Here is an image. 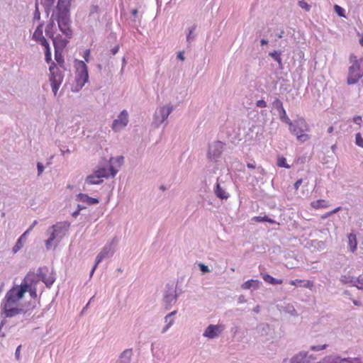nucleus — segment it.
Listing matches in <instances>:
<instances>
[{
    "instance_id": "1",
    "label": "nucleus",
    "mask_w": 363,
    "mask_h": 363,
    "mask_svg": "<svg viewBox=\"0 0 363 363\" xmlns=\"http://www.w3.org/2000/svg\"><path fill=\"white\" fill-rule=\"evenodd\" d=\"M70 7L71 0H57L56 6L52 9L50 22L46 26L45 30L48 38H53L55 35L53 28L56 21L62 33L67 38H72L73 31L71 28Z\"/></svg>"
},
{
    "instance_id": "2",
    "label": "nucleus",
    "mask_w": 363,
    "mask_h": 363,
    "mask_svg": "<svg viewBox=\"0 0 363 363\" xmlns=\"http://www.w3.org/2000/svg\"><path fill=\"white\" fill-rule=\"evenodd\" d=\"M70 226L69 222H59L48 229L49 238L45 241L46 248L48 250L54 245L56 246L62 238L66 235Z\"/></svg>"
},
{
    "instance_id": "3",
    "label": "nucleus",
    "mask_w": 363,
    "mask_h": 363,
    "mask_svg": "<svg viewBox=\"0 0 363 363\" xmlns=\"http://www.w3.org/2000/svg\"><path fill=\"white\" fill-rule=\"evenodd\" d=\"M30 274H27L21 285L13 287L5 296V301L16 304L23 297L25 293L29 288V281H31Z\"/></svg>"
},
{
    "instance_id": "4",
    "label": "nucleus",
    "mask_w": 363,
    "mask_h": 363,
    "mask_svg": "<svg viewBox=\"0 0 363 363\" xmlns=\"http://www.w3.org/2000/svg\"><path fill=\"white\" fill-rule=\"evenodd\" d=\"M118 243V238L115 237L104 246L96 257L95 264L90 272L91 276L93 275L97 265L101 262L103 259L111 257L113 255Z\"/></svg>"
},
{
    "instance_id": "5",
    "label": "nucleus",
    "mask_w": 363,
    "mask_h": 363,
    "mask_svg": "<svg viewBox=\"0 0 363 363\" xmlns=\"http://www.w3.org/2000/svg\"><path fill=\"white\" fill-rule=\"evenodd\" d=\"M354 58L353 64L349 67L347 84H354L363 76V57L357 60L355 56L351 57V61Z\"/></svg>"
},
{
    "instance_id": "6",
    "label": "nucleus",
    "mask_w": 363,
    "mask_h": 363,
    "mask_svg": "<svg viewBox=\"0 0 363 363\" xmlns=\"http://www.w3.org/2000/svg\"><path fill=\"white\" fill-rule=\"evenodd\" d=\"M76 69H77L76 91H79L88 82V79H89L88 68L84 61L77 60L76 61Z\"/></svg>"
},
{
    "instance_id": "7",
    "label": "nucleus",
    "mask_w": 363,
    "mask_h": 363,
    "mask_svg": "<svg viewBox=\"0 0 363 363\" xmlns=\"http://www.w3.org/2000/svg\"><path fill=\"white\" fill-rule=\"evenodd\" d=\"M174 107L172 104H167L158 107L153 116V125L158 128L162 123H164L173 111Z\"/></svg>"
},
{
    "instance_id": "8",
    "label": "nucleus",
    "mask_w": 363,
    "mask_h": 363,
    "mask_svg": "<svg viewBox=\"0 0 363 363\" xmlns=\"http://www.w3.org/2000/svg\"><path fill=\"white\" fill-rule=\"evenodd\" d=\"M224 149V143L220 141H213L208 145L207 157L210 161L217 162L220 157Z\"/></svg>"
},
{
    "instance_id": "9",
    "label": "nucleus",
    "mask_w": 363,
    "mask_h": 363,
    "mask_svg": "<svg viewBox=\"0 0 363 363\" xmlns=\"http://www.w3.org/2000/svg\"><path fill=\"white\" fill-rule=\"evenodd\" d=\"M305 125L304 120H298L295 123L289 124L290 132L297 137V139L301 142H305L309 138L308 135L303 133L302 126Z\"/></svg>"
},
{
    "instance_id": "10",
    "label": "nucleus",
    "mask_w": 363,
    "mask_h": 363,
    "mask_svg": "<svg viewBox=\"0 0 363 363\" xmlns=\"http://www.w3.org/2000/svg\"><path fill=\"white\" fill-rule=\"evenodd\" d=\"M128 123V113L126 110H123L118 118L113 121L112 129L117 132L125 128Z\"/></svg>"
},
{
    "instance_id": "11",
    "label": "nucleus",
    "mask_w": 363,
    "mask_h": 363,
    "mask_svg": "<svg viewBox=\"0 0 363 363\" xmlns=\"http://www.w3.org/2000/svg\"><path fill=\"white\" fill-rule=\"evenodd\" d=\"M38 277L42 280L47 287H50L55 281V275L50 272L47 267L39 268L38 270Z\"/></svg>"
},
{
    "instance_id": "12",
    "label": "nucleus",
    "mask_w": 363,
    "mask_h": 363,
    "mask_svg": "<svg viewBox=\"0 0 363 363\" xmlns=\"http://www.w3.org/2000/svg\"><path fill=\"white\" fill-rule=\"evenodd\" d=\"M50 76V84H61L63 79L64 74L62 70L57 67L55 62H52L49 68Z\"/></svg>"
},
{
    "instance_id": "13",
    "label": "nucleus",
    "mask_w": 363,
    "mask_h": 363,
    "mask_svg": "<svg viewBox=\"0 0 363 363\" xmlns=\"http://www.w3.org/2000/svg\"><path fill=\"white\" fill-rule=\"evenodd\" d=\"M225 327L223 324L209 325L203 333L204 337L209 339H214L219 336V335L225 330Z\"/></svg>"
},
{
    "instance_id": "14",
    "label": "nucleus",
    "mask_w": 363,
    "mask_h": 363,
    "mask_svg": "<svg viewBox=\"0 0 363 363\" xmlns=\"http://www.w3.org/2000/svg\"><path fill=\"white\" fill-rule=\"evenodd\" d=\"M15 306L16 304L14 303L6 301L3 303L4 313L6 317L11 318L24 313V310L23 308H17Z\"/></svg>"
},
{
    "instance_id": "15",
    "label": "nucleus",
    "mask_w": 363,
    "mask_h": 363,
    "mask_svg": "<svg viewBox=\"0 0 363 363\" xmlns=\"http://www.w3.org/2000/svg\"><path fill=\"white\" fill-rule=\"evenodd\" d=\"M96 173L99 174V177L103 179V178H108L110 176L115 177V175L118 172V169H115L111 164H108L106 167H102L95 170Z\"/></svg>"
},
{
    "instance_id": "16",
    "label": "nucleus",
    "mask_w": 363,
    "mask_h": 363,
    "mask_svg": "<svg viewBox=\"0 0 363 363\" xmlns=\"http://www.w3.org/2000/svg\"><path fill=\"white\" fill-rule=\"evenodd\" d=\"M52 40V43L55 48V50H62L69 43V39L66 36L65 38H62L61 35H57L53 38H50Z\"/></svg>"
},
{
    "instance_id": "17",
    "label": "nucleus",
    "mask_w": 363,
    "mask_h": 363,
    "mask_svg": "<svg viewBox=\"0 0 363 363\" xmlns=\"http://www.w3.org/2000/svg\"><path fill=\"white\" fill-rule=\"evenodd\" d=\"M177 299V294L176 290L173 287H169L165 291L164 296V302L165 303L167 308L172 306Z\"/></svg>"
},
{
    "instance_id": "18",
    "label": "nucleus",
    "mask_w": 363,
    "mask_h": 363,
    "mask_svg": "<svg viewBox=\"0 0 363 363\" xmlns=\"http://www.w3.org/2000/svg\"><path fill=\"white\" fill-rule=\"evenodd\" d=\"M76 200L86 206L97 204L99 202L98 199L90 197L87 194L82 193L76 196Z\"/></svg>"
},
{
    "instance_id": "19",
    "label": "nucleus",
    "mask_w": 363,
    "mask_h": 363,
    "mask_svg": "<svg viewBox=\"0 0 363 363\" xmlns=\"http://www.w3.org/2000/svg\"><path fill=\"white\" fill-rule=\"evenodd\" d=\"M213 191L216 197L221 200H227L230 196L229 193L220 186L218 179L217 180Z\"/></svg>"
},
{
    "instance_id": "20",
    "label": "nucleus",
    "mask_w": 363,
    "mask_h": 363,
    "mask_svg": "<svg viewBox=\"0 0 363 363\" xmlns=\"http://www.w3.org/2000/svg\"><path fill=\"white\" fill-rule=\"evenodd\" d=\"M290 363H310L306 352H300L290 359Z\"/></svg>"
},
{
    "instance_id": "21",
    "label": "nucleus",
    "mask_w": 363,
    "mask_h": 363,
    "mask_svg": "<svg viewBox=\"0 0 363 363\" xmlns=\"http://www.w3.org/2000/svg\"><path fill=\"white\" fill-rule=\"evenodd\" d=\"M103 182V179H101L99 174L96 173L94 171L91 174L88 175L86 177L85 182H84V189L86 190L85 186L86 185H92V184H100Z\"/></svg>"
},
{
    "instance_id": "22",
    "label": "nucleus",
    "mask_w": 363,
    "mask_h": 363,
    "mask_svg": "<svg viewBox=\"0 0 363 363\" xmlns=\"http://www.w3.org/2000/svg\"><path fill=\"white\" fill-rule=\"evenodd\" d=\"M257 333L260 335L262 337H271V328L270 325L268 323H262L257 325Z\"/></svg>"
},
{
    "instance_id": "23",
    "label": "nucleus",
    "mask_w": 363,
    "mask_h": 363,
    "mask_svg": "<svg viewBox=\"0 0 363 363\" xmlns=\"http://www.w3.org/2000/svg\"><path fill=\"white\" fill-rule=\"evenodd\" d=\"M262 282L257 279H250L244 282L241 285V288L244 290L252 289L257 290L259 289Z\"/></svg>"
},
{
    "instance_id": "24",
    "label": "nucleus",
    "mask_w": 363,
    "mask_h": 363,
    "mask_svg": "<svg viewBox=\"0 0 363 363\" xmlns=\"http://www.w3.org/2000/svg\"><path fill=\"white\" fill-rule=\"evenodd\" d=\"M132 355V349H126L121 354L119 359L116 363H130Z\"/></svg>"
},
{
    "instance_id": "25",
    "label": "nucleus",
    "mask_w": 363,
    "mask_h": 363,
    "mask_svg": "<svg viewBox=\"0 0 363 363\" xmlns=\"http://www.w3.org/2000/svg\"><path fill=\"white\" fill-rule=\"evenodd\" d=\"M28 235V231H25L20 238L17 240L15 245L13 246L12 251L15 254L18 252L23 246V243L26 240V237Z\"/></svg>"
},
{
    "instance_id": "26",
    "label": "nucleus",
    "mask_w": 363,
    "mask_h": 363,
    "mask_svg": "<svg viewBox=\"0 0 363 363\" xmlns=\"http://www.w3.org/2000/svg\"><path fill=\"white\" fill-rule=\"evenodd\" d=\"M289 284L295 286H302L307 289H310L312 286V283L310 281L302 279L291 280L289 281Z\"/></svg>"
},
{
    "instance_id": "27",
    "label": "nucleus",
    "mask_w": 363,
    "mask_h": 363,
    "mask_svg": "<svg viewBox=\"0 0 363 363\" xmlns=\"http://www.w3.org/2000/svg\"><path fill=\"white\" fill-rule=\"evenodd\" d=\"M348 238V246L351 252H354L357 250V242L356 235L350 233Z\"/></svg>"
},
{
    "instance_id": "28",
    "label": "nucleus",
    "mask_w": 363,
    "mask_h": 363,
    "mask_svg": "<svg viewBox=\"0 0 363 363\" xmlns=\"http://www.w3.org/2000/svg\"><path fill=\"white\" fill-rule=\"evenodd\" d=\"M43 23H41L37 26L35 30L34 31V33L33 34V37H32L33 40L38 42V40L45 38L43 34Z\"/></svg>"
},
{
    "instance_id": "29",
    "label": "nucleus",
    "mask_w": 363,
    "mask_h": 363,
    "mask_svg": "<svg viewBox=\"0 0 363 363\" xmlns=\"http://www.w3.org/2000/svg\"><path fill=\"white\" fill-rule=\"evenodd\" d=\"M164 323L165 325L163 327V328L161 330V333L162 334L165 333L173 325L174 323V320L173 318H171V315H167L164 317Z\"/></svg>"
},
{
    "instance_id": "30",
    "label": "nucleus",
    "mask_w": 363,
    "mask_h": 363,
    "mask_svg": "<svg viewBox=\"0 0 363 363\" xmlns=\"http://www.w3.org/2000/svg\"><path fill=\"white\" fill-rule=\"evenodd\" d=\"M262 279H264V281L269 283L271 284H273V285L281 284L283 283L282 279H275L268 274H263Z\"/></svg>"
},
{
    "instance_id": "31",
    "label": "nucleus",
    "mask_w": 363,
    "mask_h": 363,
    "mask_svg": "<svg viewBox=\"0 0 363 363\" xmlns=\"http://www.w3.org/2000/svg\"><path fill=\"white\" fill-rule=\"evenodd\" d=\"M196 28V26L194 25L191 27L189 28L186 30V42L190 44L191 42H193L195 40L196 35L194 34V32L195 31Z\"/></svg>"
},
{
    "instance_id": "32",
    "label": "nucleus",
    "mask_w": 363,
    "mask_h": 363,
    "mask_svg": "<svg viewBox=\"0 0 363 363\" xmlns=\"http://www.w3.org/2000/svg\"><path fill=\"white\" fill-rule=\"evenodd\" d=\"M328 202L323 199L316 200L311 203V206L315 209L320 208H325L328 207Z\"/></svg>"
},
{
    "instance_id": "33",
    "label": "nucleus",
    "mask_w": 363,
    "mask_h": 363,
    "mask_svg": "<svg viewBox=\"0 0 363 363\" xmlns=\"http://www.w3.org/2000/svg\"><path fill=\"white\" fill-rule=\"evenodd\" d=\"M62 50H55V59L57 62L58 65L60 66V67L65 69V60L64 57L62 54Z\"/></svg>"
},
{
    "instance_id": "34",
    "label": "nucleus",
    "mask_w": 363,
    "mask_h": 363,
    "mask_svg": "<svg viewBox=\"0 0 363 363\" xmlns=\"http://www.w3.org/2000/svg\"><path fill=\"white\" fill-rule=\"evenodd\" d=\"M340 281L344 284H350L352 286H354L356 283L355 278L350 275H342Z\"/></svg>"
},
{
    "instance_id": "35",
    "label": "nucleus",
    "mask_w": 363,
    "mask_h": 363,
    "mask_svg": "<svg viewBox=\"0 0 363 363\" xmlns=\"http://www.w3.org/2000/svg\"><path fill=\"white\" fill-rule=\"evenodd\" d=\"M281 52L277 50L269 53V55L278 62L279 68H282V60L281 58Z\"/></svg>"
},
{
    "instance_id": "36",
    "label": "nucleus",
    "mask_w": 363,
    "mask_h": 363,
    "mask_svg": "<svg viewBox=\"0 0 363 363\" xmlns=\"http://www.w3.org/2000/svg\"><path fill=\"white\" fill-rule=\"evenodd\" d=\"M252 220L256 221V222H268V223H272V224L277 223V222L274 220L269 218L267 216H255V217H253Z\"/></svg>"
},
{
    "instance_id": "37",
    "label": "nucleus",
    "mask_w": 363,
    "mask_h": 363,
    "mask_svg": "<svg viewBox=\"0 0 363 363\" xmlns=\"http://www.w3.org/2000/svg\"><path fill=\"white\" fill-rule=\"evenodd\" d=\"M340 360L339 356H328L318 363H338Z\"/></svg>"
},
{
    "instance_id": "38",
    "label": "nucleus",
    "mask_w": 363,
    "mask_h": 363,
    "mask_svg": "<svg viewBox=\"0 0 363 363\" xmlns=\"http://www.w3.org/2000/svg\"><path fill=\"white\" fill-rule=\"evenodd\" d=\"M272 106H273L274 108L277 109L278 113H279L281 111L284 110V108L283 106V104H282L281 101L279 99H278V98H276L274 100V101L272 102Z\"/></svg>"
},
{
    "instance_id": "39",
    "label": "nucleus",
    "mask_w": 363,
    "mask_h": 363,
    "mask_svg": "<svg viewBox=\"0 0 363 363\" xmlns=\"http://www.w3.org/2000/svg\"><path fill=\"white\" fill-rule=\"evenodd\" d=\"M278 115L279 116L280 120L282 122H284L288 125L291 123L290 118L288 117V116L286 114L285 109L281 111V112L278 113Z\"/></svg>"
},
{
    "instance_id": "40",
    "label": "nucleus",
    "mask_w": 363,
    "mask_h": 363,
    "mask_svg": "<svg viewBox=\"0 0 363 363\" xmlns=\"http://www.w3.org/2000/svg\"><path fill=\"white\" fill-rule=\"evenodd\" d=\"M124 157L123 156H118L116 158L111 157L109 161V164L112 165L116 164L118 167H121L123 162Z\"/></svg>"
},
{
    "instance_id": "41",
    "label": "nucleus",
    "mask_w": 363,
    "mask_h": 363,
    "mask_svg": "<svg viewBox=\"0 0 363 363\" xmlns=\"http://www.w3.org/2000/svg\"><path fill=\"white\" fill-rule=\"evenodd\" d=\"M30 277L32 281L28 282L29 283V288H28L27 291H29L30 295L31 297L35 298L37 296L36 288H35V286H32V285H31V283L33 281V279H32V277H33V275H30Z\"/></svg>"
},
{
    "instance_id": "42",
    "label": "nucleus",
    "mask_w": 363,
    "mask_h": 363,
    "mask_svg": "<svg viewBox=\"0 0 363 363\" xmlns=\"http://www.w3.org/2000/svg\"><path fill=\"white\" fill-rule=\"evenodd\" d=\"M56 0H42V3L45 6L46 10H50L51 9H54V4Z\"/></svg>"
},
{
    "instance_id": "43",
    "label": "nucleus",
    "mask_w": 363,
    "mask_h": 363,
    "mask_svg": "<svg viewBox=\"0 0 363 363\" xmlns=\"http://www.w3.org/2000/svg\"><path fill=\"white\" fill-rule=\"evenodd\" d=\"M284 311L289 313L291 315L297 316L298 313L294 307L291 305H288L284 308Z\"/></svg>"
},
{
    "instance_id": "44",
    "label": "nucleus",
    "mask_w": 363,
    "mask_h": 363,
    "mask_svg": "<svg viewBox=\"0 0 363 363\" xmlns=\"http://www.w3.org/2000/svg\"><path fill=\"white\" fill-rule=\"evenodd\" d=\"M277 165L280 167H284L286 169H289L290 166L286 163V160L285 157H279L277 161Z\"/></svg>"
},
{
    "instance_id": "45",
    "label": "nucleus",
    "mask_w": 363,
    "mask_h": 363,
    "mask_svg": "<svg viewBox=\"0 0 363 363\" xmlns=\"http://www.w3.org/2000/svg\"><path fill=\"white\" fill-rule=\"evenodd\" d=\"M334 10L336 12V13L340 16V17H345V11L343 8H342L341 6H338V5H335L334 6Z\"/></svg>"
},
{
    "instance_id": "46",
    "label": "nucleus",
    "mask_w": 363,
    "mask_h": 363,
    "mask_svg": "<svg viewBox=\"0 0 363 363\" xmlns=\"http://www.w3.org/2000/svg\"><path fill=\"white\" fill-rule=\"evenodd\" d=\"M298 6L306 11H308L311 9V6L303 0L298 1Z\"/></svg>"
},
{
    "instance_id": "47",
    "label": "nucleus",
    "mask_w": 363,
    "mask_h": 363,
    "mask_svg": "<svg viewBox=\"0 0 363 363\" xmlns=\"http://www.w3.org/2000/svg\"><path fill=\"white\" fill-rule=\"evenodd\" d=\"M355 143L356 144L363 148V138L361 136L360 133H357L355 137Z\"/></svg>"
},
{
    "instance_id": "48",
    "label": "nucleus",
    "mask_w": 363,
    "mask_h": 363,
    "mask_svg": "<svg viewBox=\"0 0 363 363\" xmlns=\"http://www.w3.org/2000/svg\"><path fill=\"white\" fill-rule=\"evenodd\" d=\"M327 346V345H312L311 346L310 349L311 351H320L325 350Z\"/></svg>"
},
{
    "instance_id": "49",
    "label": "nucleus",
    "mask_w": 363,
    "mask_h": 363,
    "mask_svg": "<svg viewBox=\"0 0 363 363\" xmlns=\"http://www.w3.org/2000/svg\"><path fill=\"white\" fill-rule=\"evenodd\" d=\"M355 285L354 286H356L357 289L363 290V279L358 277L355 278Z\"/></svg>"
},
{
    "instance_id": "50",
    "label": "nucleus",
    "mask_w": 363,
    "mask_h": 363,
    "mask_svg": "<svg viewBox=\"0 0 363 363\" xmlns=\"http://www.w3.org/2000/svg\"><path fill=\"white\" fill-rule=\"evenodd\" d=\"M38 43L39 44H40L42 46H43L45 48V50H47L48 48H50L49 43L45 38L38 40Z\"/></svg>"
},
{
    "instance_id": "51",
    "label": "nucleus",
    "mask_w": 363,
    "mask_h": 363,
    "mask_svg": "<svg viewBox=\"0 0 363 363\" xmlns=\"http://www.w3.org/2000/svg\"><path fill=\"white\" fill-rule=\"evenodd\" d=\"M45 61L49 63L51 61V50L48 48L45 50Z\"/></svg>"
},
{
    "instance_id": "52",
    "label": "nucleus",
    "mask_w": 363,
    "mask_h": 363,
    "mask_svg": "<svg viewBox=\"0 0 363 363\" xmlns=\"http://www.w3.org/2000/svg\"><path fill=\"white\" fill-rule=\"evenodd\" d=\"M38 176H40L44 171L45 167L41 162L37 163Z\"/></svg>"
},
{
    "instance_id": "53",
    "label": "nucleus",
    "mask_w": 363,
    "mask_h": 363,
    "mask_svg": "<svg viewBox=\"0 0 363 363\" xmlns=\"http://www.w3.org/2000/svg\"><path fill=\"white\" fill-rule=\"evenodd\" d=\"M199 267L200 270H201L203 273H208V272H210V269H209L208 267V266H206V265H205V264H203L200 263V264H199Z\"/></svg>"
},
{
    "instance_id": "54",
    "label": "nucleus",
    "mask_w": 363,
    "mask_h": 363,
    "mask_svg": "<svg viewBox=\"0 0 363 363\" xmlns=\"http://www.w3.org/2000/svg\"><path fill=\"white\" fill-rule=\"evenodd\" d=\"M60 85L61 84H51L52 91L55 96H57V91H58Z\"/></svg>"
},
{
    "instance_id": "55",
    "label": "nucleus",
    "mask_w": 363,
    "mask_h": 363,
    "mask_svg": "<svg viewBox=\"0 0 363 363\" xmlns=\"http://www.w3.org/2000/svg\"><path fill=\"white\" fill-rule=\"evenodd\" d=\"M256 106L259 108H264L267 106V103L262 99L258 100L256 103Z\"/></svg>"
},
{
    "instance_id": "56",
    "label": "nucleus",
    "mask_w": 363,
    "mask_h": 363,
    "mask_svg": "<svg viewBox=\"0 0 363 363\" xmlns=\"http://www.w3.org/2000/svg\"><path fill=\"white\" fill-rule=\"evenodd\" d=\"M247 301L245 296L244 295H240L238 298V303H244Z\"/></svg>"
},
{
    "instance_id": "57",
    "label": "nucleus",
    "mask_w": 363,
    "mask_h": 363,
    "mask_svg": "<svg viewBox=\"0 0 363 363\" xmlns=\"http://www.w3.org/2000/svg\"><path fill=\"white\" fill-rule=\"evenodd\" d=\"M89 55H90V50H86L84 51V56H83L86 62H89Z\"/></svg>"
},
{
    "instance_id": "58",
    "label": "nucleus",
    "mask_w": 363,
    "mask_h": 363,
    "mask_svg": "<svg viewBox=\"0 0 363 363\" xmlns=\"http://www.w3.org/2000/svg\"><path fill=\"white\" fill-rule=\"evenodd\" d=\"M21 345L17 347L15 352V357L18 360L20 359V351H21Z\"/></svg>"
},
{
    "instance_id": "59",
    "label": "nucleus",
    "mask_w": 363,
    "mask_h": 363,
    "mask_svg": "<svg viewBox=\"0 0 363 363\" xmlns=\"http://www.w3.org/2000/svg\"><path fill=\"white\" fill-rule=\"evenodd\" d=\"M303 182L302 179H298L294 184V189L297 190Z\"/></svg>"
},
{
    "instance_id": "60",
    "label": "nucleus",
    "mask_w": 363,
    "mask_h": 363,
    "mask_svg": "<svg viewBox=\"0 0 363 363\" xmlns=\"http://www.w3.org/2000/svg\"><path fill=\"white\" fill-rule=\"evenodd\" d=\"M33 18H34V20H40V13L38 11V8L36 9V10L34 12Z\"/></svg>"
},
{
    "instance_id": "61",
    "label": "nucleus",
    "mask_w": 363,
    "mask_h": 363,
    "mask_svg": "<svg viewBox=\"0 0 363 363\" xmlns=\"http://www.w3.org/2000/svg\"><path fill=\"white\" fill-rule=\"evenodd\" d=\"M119 50V46L118 45H116L114 46L111 50V52L112 53L113 55H115Z\"/></svg>"
},
{
    "instance_id": "62",
    "label": "nucleus",
    "mask_w": 363,
    "mask_h": 363,
    "mask_svg": "<svg viewBox=\"0 0 363 363\" xmlns=\"http://www.w3.org/2000/svg\"><path fill=\"white\" fill-rule=\"evenodd\" d=\"M353 121L354 123H355L356 124H359L360 122L362 121V117L361 116H357L355 117H354L353 118Z\"/></svg>"
},
{
    "instance_id": "63",
    "label": "nucleus",
    "mask_w": 363,
    "mask_h": 363,
    "mask_svg": "<svg viewBox=\"0 0 363 363\" xmlns=\"http://www.w3.org/2000/svg\"><path fill=\"white\" fill-rule=\"evenodd\" d=\"M37 223H38L37 220H34L33 222V223L30 225V226L26 230V231H28V234L29 233L30 231H31L33 230V228L37 225Z\"/></svg>"
},
{
    "instance_id": "64",
    "label": "nucleus",
    "mask_w": 363,
    "mask_h": 363,
    "mask_svg": "<svg viewBox=\"0 0 363 363\" xmlns=\"http://www.w3.org/2000/svg\"><path fill=\"white\" fill-rule=\"evenodd\" d=\"M177 58L180 60H184V52L183 51H180L178 52L177 54Z\"/></svg>"
}]
</instances>
